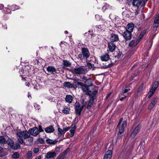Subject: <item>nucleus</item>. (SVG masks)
Instances as JSON below:
<instances>
[{"label": "nucleus", "mask_w": 159, "mask_h": 159, "mask_svg": "<svg viewBox=\"0 0 159 159\" xmlns=\"http://www.w3.org/2000/svg\"><path fill=\"white\" fill-rule=\"evenodd\" d=\"M148 0H134L132 2V4L134 7H138L140 6L144 7Z\"/></svg>", "instance_id": "423d86ee"}, {"label": "nucleus", "mask_w": 159, "mask_h": 159, "mask_svg": "<svg viewBox=\"0 0 159 159\" xmlns=\"http://www.w3.org/2000/svg\"><path fill=\"white\" fill-rule=\"evenodd\" d=\"M24 70H23L22 68L20 69L19 70V72L20 75H22L24 73Z\"/></svg>", "instance_id": "6e6d98bb"}, {"label": "nucleus", "mask_w": 159, "mask_h": 159, "mask_svg": "<svg viewBox=\"0 0 159 159\" xmlns=\"http://www.w3.org/2000/svg\"><path fill=\"white\" fill-rule=\"evenodd\" d=\"M66 152H63V153H62L61 155H59L58 157H57V158H56V159H61L62 158V156H63V154L65 153Z\"/></svg>", "instance_id": "052dcab7"}, {"label": "nucleus", "mask_w": 159, "mask_h": 159, "mask_svg": "<svg viewBox=\"0 0 159 159\" xmlns=\"http://www.w3.org/2000/svg\"><path fill=\"white\" fill-rule=\"evenodd\" d=\"M144 84H141L138 89H144L143 87Z\"/></svg>", "instance_id": "4d7b16f0"}, {"label": "nucleus", "mask_w": 159, "mask_h": 159, "mask_svg": "<svg viewBox=\"0 0 159 159\" xmlns=\"http://www.w3.org/2000/svg\"><path fill=\"white\" fill-rule=\"evenodd\" d=\"M112 152L111 150H108L105 153L104 159H111L112 157Z\"/></svg>", "instance_id": "a211bd4d"}, {"label": "nucleus", "mask_w": 159, "mask_h": 159, "mask_svg": "<svg viewBox=\"0 0 159 159\" xmlns=\"http://www.w3.org/2000/svg\"><path fill=\"white\" fill-rule=\"evenodd\" d=\"M85 83V84H84V85L85 86L83 88L84 89H88V87L92 85V80L90 78L88 79Z\"/></svg>", "instance_id": "dca6fc26"}, {"label": "nucleus", "mask_w": 159, "mask_h": 159, "mask_svg": "<svg viewBox=\"0 0 159 159\" xmlns=\"http://www.w3.org/2000/svg\"><path fill=\"white\" fill-rule=\"evenodd\" d=\"M143 36L142 35H141V34H140L139 36V41L143 37Z\"/></svg>", "instance_id": "338daca9"}, {"label": "nucleus", "mask_w": 159, "mask_h": 159, "mask_svg": "<svg viewBox=\"0 0 159 159\" xmlns=\"http://www.w3.org/2000/svg\"><path fill=\"white\" fill-rule=\"evenodd\" d=\"M75 114L76 115H80L84 107V106H80V103L76 102L75 104Z\"/></svg>", "instance_id": "0eeeda50"}, {"label": "nucleus", "mask_w": 159, "mask_h": 159, "mask_svg": "<svg viewBox=\"0 0 159 159\" xmlns=\"http://www.w3.org/2000/svg\"><path fill=\"white\" fill-rule=\"evenodd\" d=\"M95 17L97 20H100L101 19V16L98 15H95Z\"/></svg>", "instance_id": "09e8293b"}, {"label": "nucleus", "mask_w": 159, "mask_h": 159, "mask_svg": "<svg viewBox=\"0 0 159 159\" xmlns=\"http://www.w3.org/2000/svg\"><path fill=\"white\" fill-rule=\"evenodd\" d=\"M37 140L40 144H43L44 143V141L42 138H39L37 139Z\"/></svg>", "instance_id": "79ce46f5"}, {"label": "nucleus", "mask_w": 159, "mask_h": 159, "mask_svg": "<svg viewBox=\"0 0 159 159\" xmlns=\"http://www.w3.org/2000/svg\"><path fill=\"white\" fill-rule=\"evenodd\" d=\"M4 6L2 4H0V10H2L4 8Z\"/></svg>", "instance_id": "0e129e2a"}, {"label": "nucleus", "mask_w": 159, "mask_h": 159, "mask_svg": "<svg viewBox=\"0 0 159 159\" xmlns=\"http://www.w3.org/2000/svg\"><path fill=\"white\" fill-rule=\"evenodd\" d=\"M105 26L103 25H98L97 27V29L98 31H101L102 30L104 31L105 29Z\"/></svg>", "instance_id": "c756f323"}, {"label": "nucleus", "mask_w": 159, "mask_h": 159, "mask_svg": "<svg viewBox=\"0 0 159 159\" xmlns=\"http://www.w3.org/2000/svg\"><path fill=\"white\" fill-rule=\"evenodd\" d=\"M84 93L89 96L90 98L89 103L87 108L89 109L92 107L93 104L94 100L96 98V94L97 93V90H83Z\"/></svg>", "instance_id": "f257e3e1"}, {"label": "nucleus", "mask_w": 159, "mask_h": 159, "mask_svg": "<svg viewBox=\"0 0 159 159\" xmlns=\"http://www.w3.org/2000/svg\"><path fill=\"white\" fill-rule=\"evenodd\" d=\"M63 61L64 65L62 67L63 68H65V67H70L71 65V63L67 60H63Z\"/></svg>", "instance_id": "5701e85b"}, {"label": "nucleus", "mask_w": 159, "mask_h": 159, "mask_svg": "<svg viewBox=\"0 0 159 159\" xmlns=\"http://www.w3.org/2000/svg\"><path fill=\"white\" fill-rule=\"evenodd\" d=\"M16 134L17 142L20 144L24 143L23 138L24 139H28L30 136L28 131L27 130L17 132Z\"/></svg>", "instance_id": "f03ea898"}, {"label": "nucleus", "mask_w": 159, "mask_h": 159, "mask_svg": "<svg viewBox=\"0 0 159 159\" xmlns=\"http://www.w3.org/2000/svg\"><path fill=\"white\" fill-rule=\"evenodd\" d=\"M122 120V118L120 119L117 125V127L119 128V132L117 136L118 139H120L121 138L122 136V134L124 133V131L125 128L126 126L127 125L126 121L125 120L124 121L121 123Z\"/></svg>", "instance_id": "7ed1b4c3"}, {"label": "nucleus", "mask_w": 159, "mask_h": 159, "mask_svg": "<svg viewBox=\"0 0 159 159\" xmlns=\"http://www.w3.org/2000/svg\"><path fill=\"white\" fill-rule=\"evenodd\" d=\"M122 52H119L118 53V54L116 56V57H117V58H119L122 55Z\"/></svg>", "instance_id": "864d4df0"}, {"label": "nucleus", "mask_w": 159, "mask_h": 159, "mask_svg": "<svg viewBox=\"0 0 159 159\" xmlns=\"http://www.w3.org/2000/svg\"><path fill=\"white\" fill-rule=\"evenodd\" d=\"M65 43L66 42L64 41H61L60 44V46L61 47H64V46L65 45Z\"/></svg>", "instance_id": "603ef678"}, {"label": "nucleus", "mask_w": 159, "mask_h": 159, "mask_svg": "<svg viewBox=\"0 0 159 159\" xmlns=\"http://www.w3.org/2000/svg\"><path fill=\"white\" fill-rule=\"evenodd\" d=\"M90 60H86V61L87 63V66L90 69H92V70H95V67L93 64L89 62Z\"/></svg>", "instance_id": "a878e982"}, {"label": "nucleus", "mask_w": 159, "mask_h": 159, "mask_svg": "<svg viewBox=\"0 0 159 159\" xmlns=\"http://www.w3.org/2000/svg\"><path fill=\"white\" fill-rule=\"evenodd\" d=\"M58 134L61 135L64 134L65 133L63 129H62L60 128H58Z\"/></svg>", "instance_id": "72a5a7b5"}, {"label": "nucleus", "mask_w": 159, "mask_h": 159, "mask_svg": "<svg viewBox=\"0 0 159 159\" xmlns=\"http://www.w3.org/2000/svg\"><path fill=\"white\" fill-rule=\"evenodd\" d=\"M159 83L158 81H155L153 84L151 89H156Z\"/></svg>", "instance_id": "7c9ffc66"}, {"label": "nucleus", "mask_w": 159, "mask_h": 159, "mask_svg": "<svg viewBox=\"0 0 159 159\" xmlns=\"http://www.w3.org/2000/svg\"><path fill=\"white\" fill-rule=\"evenodd\" d=\"M134 28V25L133 23H129L128 24L125 28V30L132 33Z\"/></svg>", "instance_id": "2eb2a0df"}, {"label": "nucleus", "mask_w": 159, "mask_h": 159, "mask_svg": "<svg viewBox=\"0 0 159 159\" xmlns=\"http://www.w3.org/2000/svg\"><path fill=\"white\" fill-rule=\"evenodd\" d=\"M24 75H21L22 77V80L25 81H26L25 83V85L28 86H30V83L31 82V79L29 78L28 77L25 76L24 77H23V76H24Z\"/></svg>", "instance_id": "f3484780"}, {"label": "nucleus", "mask_w": 159, "mask_h": 159, "mask_svg": "<svg viewBox=\"0 0 159 159\" xmlns=\"http://www.w3.org/2000/svg\"><path fill=\"white\" fill-rule=\"evenodd\" d=\"M140 128L141 125L139 124L135 127L134 130L131 134L130 136L132 137H134L139 132Z\"/></svg>", "instance_id": "4468645a"}, {"label": "nucleus", "mask_w": 159, "mask_h": 159, "mask_svg": "<svg viewBox=\"0 0 159 159\" xmlns=\"http://www.w3.org/2000/svg\"><path fill=\"white\" fill-rule=\"evenodd\" d=\"M44 130L47 133H50L53 132L54 131V129L53 126L51 125L46 128Z\"/></svg>", "instance_id": "aec40b11"}, {"label": "nucleus", "mask_w": 159, "mask_h": 159, "mask_svg": "<svg viewBox=\"0 0 159 159\" xmlns=\"http://www.w3.org/2000/svg\"><path fill=\"white\" fill-rule=\"evenodd\" d=\"M109 7V5L108 4L106 3H105L104 6L102 7V10L103 11H105V10L108 8Z\"/></svg>", "instance_id": "f704fd0d"}, {"label": "nucleus", "mask_w": 159, "mask_h": 159, "mask_svg": "<svg viewBox=\"0 0 159 159\" xmlns=\"http://www.w3.org/2000/svg\"><path fill=\"white\" fill-rule=\"evenodd\" d=\"M113 63H111V64H109L107 65H104V66H103L102 67V68L103 69H107V68H110L111 67V66L113 65Z\"/></svg>", "instance_id": "4c0bfd02"}, {"label": "nucleus", "mask_w": 159, "mask_h": 159, "mask_svg": "<svg viewBox=\"0 0 159 159\" xmlns=\"http://www.w3.org/2000/svg\"><path fill=\"white\" fill-rule=\"evenodd\" d=\"M34 106L35 108L38 110H39L40 108V107L39 105L36 103L34 104Z\"/></svg>", "instance_id": "a18cd8bd"}, {"label": "nucleus", "mask_w": 159, "mask_h": 159, "mask_svg": "<svg viewBox=\"0 0 159 159\" xmlns=\"http://www.w3.org/2000/svg\"><path fill=\"white\" fill-rule=\"evenodd\" d=\"M90 55V53L88 49L85 48H82L81 53L78 55V58L81 60L85 59L88 60L87 59Z\"/></svg>", "instance_id": "20e7f679"}, {"label": "nucleus", "mask_w": 159, "mask_h": 159, "mask_svg": "<svg viewBox=\"0 0 159 159\" xmlns=\"http://www.w3.org/2000/svg\"><path fill=\"white\" fill-rule=\"evenodd\" d=\"M32 156V152L31 151H29L27 154V158L28 159L30 158Z\"/></svg>", "instance_id": "58836bf2"}, {"label": "nucleus", "mask_w": 159, "mask_h": 159, "mask_svg": "<svg viewBox=\"0 0 159 159\" xmlns=\"http://www.w3.org/2000/svg\"><path fill=\"white\" fill-rule=\"evenodd\" d=\"M122 35L126 41L130 40L132 37L131 33L128 32L127 30H125L124 32L122 33Z\"/></svg>", "instance_id": "6e6552de"}, {"label": "nucleus", "mask_w": 159, "mask_h": 159, "mask_svg": "<svg viewBox=\"0 0 159 159\" xmlns=\"http://www.w3.org/2000/svg\"><path fill=\"white\" fill-rule=\"evenodd\" d=\"M46 142L48 144H52L53 143L52 140L49 139H48L46 140Z\"/></svg>", "instance_id": "de8ad7c7"}, {"label": "nucleus", "mask_w": 159, "mask_h": 159, "mask_svg": "<svg viewBox=\"0 0 159 159\" xmlns=\"http://www.w3.org/2000/svg\"><path fill=\"white\" fill-rule=\"evenodd\" d=\"M82 106H84V107H85L87 104V102L85 101L84 99H83L82 100Z\"/></svg>", "instance_id": "3c124183"}, {"label": "nucleus", "mask_w": 159, "mask_h": 159, "mask_svg": "<svg viewBox=\"0 0 159 159\" xmlns=\"http://www.w3.org/2000/svg\"><path fill=\"white\" fill-rule=\"evenodd\" d=\"M29 138V139H28V141L29 142L31 143L33 141V138L32 137H30V138Z\"/></svg>", "instance_id": "680f3d73"}, {"label": "nucleus", "mask_w": 159, "mask_h": 159, "mask_svg": "<svg viewBox=\"0 0 159 159\" xmlns=\"http://www.w3.org/2000/svg\"><path fill=\"white\" fill-rule=\"evenodd\" d=\"M7 140L3 136H0V145H2L6 143Z\"/></svg>", "instance_id": "bb28decb"}, {"label": "nucleus", "mask_w": 159, "mask_h": 159, "mask_svg": "<svg viewBox=\"0 0 159 159\" xmlns=\"http://www.w3.org/2000/svg\"><path fill=\"white\" fill-rule=\"evenodd\" d=\"M139 41L135 40H132L129 43V47H133L136 46L139 43Z\"/></svg>", "instance_id": "6ab92c4d"}, {"label": "nucleus", "mask_w": 159, "mask_h": 159, "mask_svg": "<svg viewBox=\"0 0 159 159\" xmlns=\"http://www.w3.org/2000/svg\"><path fill=\"white\" fill-rule=\"evenodd\" d=\"M63 129V130H64L65 133V132L66 131H67L68 130H69L70 129V128L69 127H67L66 128H64Z\"/></svg>", "instance_id": "13d9d810"}, {"label": "nucleus", "mask_w": 159, "mask_h": 159, "mask_svg": "<svg viewBox=\"0 0 159 159\" xmlns=\"http://www.w3.org/2000/svg\"><path fill=\"white\" fill-rule=\"evenodd\" d=\"M20 145L19 144L16 143L15 144V147H13V148H12L14 149H17L20 148Z\"/></svg>", "instance_id": "37998d69"}, {"label": "nucleus", "mask_w": 159, "mask_h": 159, "mask_svg": "<svg viewBox=\"0 0 159 159\" xmlns=\"http://www.w3.org/2000/svg\"><path fill=\"white\" fill-rule=\"evenodd\" d=\"M19 157V154L18 152H15L12 155V157L14 159L18 158Z\"/></svg>", "instance_id": "ea45409f"}, {"label": "nucleus", "mask_w": 159, "mask_h": 159, "mask_svg": "<svg viewBox=\"0 0 159 159\" xmlns=\"http://www.w3.org/2000/svg\"><path fill=\"white\" fill-rule=\"evenodd\" d=\"M63 86L65 87L68 88H73L72 84H71L69 82H65L63 84Z\"/></svg>", "instance_id": "b1692460"}, {"label": "nucleus", "mask_w": 159, "mask_h": 159, "mask_svg": "<svg viewBox=\"0 0 159 159\" xmlns=\"http://www.w3.org/2000/svg\"><path fill=\"white\" fill-rule=\"evenodd\" d=\"M119 37L118 35L114 34H112L111 36V39L112 42L116 41L119 40Z\"/></svg>", "instance_id": "412c9836"}, {"label": "nucleus", "mask_w": 159, "mask_h": 159, "mask_svg": "<svg viewBox=\"0 0 159 159\" xmlns=\"http://www.w3.org/2000/svg\"><path fill=\"white\" fill-rule=\"evenodd\" d=\"M18 9V7L16 5H12L10 9L13 11H15L16 10H17Z\"/></svg>", "instance_id": "e433bc0d"}, {"label": "nucleus", "mask_w": 159, "mask_h": 159, "mask_svg": "<svg viewBox=\"0 0 159 159\" xmlns=\"http://www.w3.org/2000/svg\"><path fill=\"white\" fill-rule=\"evenodd\" d=\"M8 145H10L11 148H13V146H14V142L12 140L10 139L8 142Z\"/></svg>", "instance_id": "c9c22d12"}, {"label": "nucleus", "mask_w": 159, "mask_h": 159, "mask_svg": "<svg viewBox=\"0 0 159 159\" xmlns=\"http://www.w3.org/2000/svg\"><path fill=\"white\" fill-rule=\"evenodd\" d=\"M101 57V59L102 61H107L109 59V55L106 53L102 55Z\"/></svg>", "instance_id": "393cba45"}, {"label": "nucleus", "mask_w": 159, "mask_h": 159, "mask_svg": "<svg viewBox=\"0 0 159 159\" xmlns=\"http://www.w3.org/2000/svg\"><path fill=\"white\" fill-rule=\"evenodd\" d=\"M139 11L138 10H136V11L135 12V15H137L139 13Z\"/></svg>", "instance_id": "774afa93"}, {"label": "nucleus", "mask_w": 159, "mask_h": 159, "mask_svg": "<svg viewBox=\"0 0 159 159\" xmlns=\"http://www.w3.org/2000/svg\"><path fill=\"white\" fill-rule=\"evenodd\" d=\"M60 147L58 146L56 147L55 148V151H58L60 150Z\"/></svg>", "instance_id": "e2e57ef3"}, {"label": "nucleus", "mask_w": 159, "mask_h": 159, "mask_svg": "<svg viewBox=\"0 0 159 159\" xmlns=\"http://www.w3.org/2000/svg\"><path fill=\"white\" fill-rule=\"evenodd\" d=\"M159 15H157L155 16L154 19V23L152 25L153 28L155 29L156 30L157 28L159 26Z\"/></svg>", "instance_id": "9d476101"}, {"label": "nucleus", "mask_w": 159, "mask_h": 159, "mask_svg": "<svg viewBox=\"0 0 159 159\" xmlns=\"http://www.w3.org/2000/svg\"><path fill=\"white\" fill-rule=\"evenodd\" d=\"M108 45L109 51L111 52H113L116 47V44L113 42H108Z\"/></svg>", "instance_id": "f8f14e48"}, {"label": "nucleus", "mask_w": 159, "mask_h": 159, "mask_svg": "<svg viewBox=\"0 0 159 159\" xmlns=\"http://www.w3.org/2000/svg\"><path fill=\"white\" fill-rule=\"evenodd\" d=\"M84 69L82 67H78L73 69V74L76 75L81 74L83 73Z\"/></svg>", "instance_id": "9b49d317"}, {"label": "nucleus", "mask_w": 159, "mask_h": 159, "mask_svg": "<svg viewBox=\"0 0 159 159\" xmlns=\"http://www.w3.org/2000/svg\"><path fill=\"white\" fill-rule=\"evenodd\" d=\"M73 80L72 85L73 88L76 89L77 88H80L82 89H84L83 88L85 86L84 83L80 82V80L79 79L75 78Z\"/></svg>", "instance_id": "39448f33"}, {"label": "nucleus", "mask_w": 159, "mask_h": 159, "mask_svg": "<svg viewBox=\"0 0 159 159\" xmlns=\"http://www.w3.org/2000/svg\"><path fill=\"white\" fill-rule=\"evenodd\" d=\"M70 137H72L74 135L75 131L74 130V129H71L70 130Z\"/></svg>", "instance_id": "49530a36"}, {"label": "nucleus", "mask_w": 159, "mask_h": 159, "mask_svg": "<svg viewBox=\"0 0 159 159\" xmlns=\"http://www.w3.org/2000/svg\"><path fill=\"white\" fill-rule=\"evenodd\" d=\"M155 106L152 103H150L148 106V110H151Z\"/></svg>", "instance_id": "c03bdc74"}, {"label": "nucleus", "mask_w": 159, "mask_h": 159, "mask_svg": "<svg viewBox=\"0 0 159 159\" xmlns=\"http://www.w3.org/2000/svg\"><path fill=\"white\" fill-rule=\"evenodd\" d=\"M80 78L86 81L88 79H87V78L86 76H83L82 77H80Z\"/></svg>", "instance_id": "bf43d9fd"}, {"label": "nucleus", "mask_w": 159, "mask_h": 159, "mask_svg": "<svg viewBox=\"0 0 159 159\" xmlns=\"http://www.w3.org/2000/svg\"><path fill=\"white\" fill-rule=\"evenodd\" d=\"M147 32V30H143L142 32H141V33H140V34L141 35H142L143 36Z\"/></svg>", "instance_id": "5fc2aeb1"}, {"label": "nucleus", "mask_w": 159, "mask_h": 159, "mask_svg": "<svg viewBox=\"0 0 159 159\" xmlns=\"http://www.w3.org/2000/svg\"><path fill=\"white\" fill-rule=\"evenodd\" d=\"M111 92L109 93L106 96V99H107L110 96V95H111Z\"/></svg>", "instance_id": "69168bd1"}, {"label": "nucleus", "mask_w": 159, "mask_h": 159, "mask_svg": "<svg viewBox=\"0 0 159 159\" xmlns=\"http://www.w3.org/2000/svg\"><path fill=\"white\" fill-rule=\"evenodd\" d=\"M39 148H34L33 149V151L35 153H37L39 151Z\"/></svg>", "instance_id": "8fccbe9b"}, {"label": "nucleus", "mask_w": 159, "mask_h": 159, "mask_svg": "<svg viewBox=\"0 0 159 159\" xmlns=\"http://www.w3.org/2000/svg\"><path fill=\"white\" fill-rule=\"evenodd\" d=\"M65 100L66 102L70 103L72 101L73 97L70 95H67L65 98Z\"/></svg>", "instance_id": "cd10ccee"}, {"label": "nucleus", "mask_w": 159, "mask_h": 159, "mask_svg": "<svg viewBox=\"0 0 159 159\" xmlns=\"http://www.w3.org/2000/svg\"><path fill=\"white\" fill-rule=\"evenodd\" d=\"M157 97L152 98L151 100V103H152L154 105H155L157 101Z\"/></svg>", "instance_id": "a19ab883"}, {"label": "nucleus", "mask_w": 159, "mask_h": 159, "mask_svg": "<svg viewBox=\"0 0 159 159\" xmlns=\"http://www.w3.org/2000/svg\"><path fill=\"white\" fill-rule=\"evenodd\" d=\"M128 90H125L124 92L122 93L121 95V96H123L124 97H122L121 98H120V100L122 101H123L124 99L127 96L125 95H124V94L128 92Z\"/></svg>", "instance_id": "2f4dec72"}, {"label": "nucleus", "mask_w": 159, "mask_h": 159, "mask_svg": "<svg viewBox=\"0 0 159 159\" xmlns=\"http://www.w3.org/2000/svg\"><path fill=\"white\" fill-rule=\"evenodd\" d=\"M70 110V107L66 106L64 107L62 111L63 113L68 114L69 113Z\"/></svg>", "instance_id": "c85d7f7f"}, {"label": "nucleus", "mask_w": 159, "mask_h": 159, "mask_svg": "<svg viewBox=\"0 0 159 159\" xmlns=\"http://www.w3.org/2000/svg\"><path fill=\"white\" fill-rule=\"evenodd\" d=\"M30 134L34 136H36L39 133V129L37 127H34L30 129L29 130Z\"/></svg>", "instance_id": "1a4fd4ad"}, {"label": "nucleus", "mask_w": 159, "mask_h": 159, "mask_svg": "<svg viewBox=\"0 0 159 159\" xmlns=\"http://www.w3.org/2000/svg\"><path fill=\"white\" fill-rule=\"evenodd\" d=\"M47 70L48 72L51 74L56 71L55 68L53 66H48L47 68Z\"/></svg>", "instance_id": "4be33fe9"}, {"label": "nucleus", "mask_w": 159, "mask_h": 159, "mask_svg": "<svg viewBox=\"0 0 159 159\" xmlns=\"http://www.w3.org/2000/svg\"><path fill=\"white\" fill-rule=\"evenodd\" d=\"M155 92V90H150L148 94V97L149 98H150Z\"/></svg>", "instance_id": "473e14b6"}, {"label": "nucleus", "mask_w": 159, "mask_h": 159, "mask_svg": "<svg viewBox=\"0 0 159 159\" xmlns=\"http://www.w3.org/2000/svg\"><path fill=\"white\" fill-rule=\"evenodd\" d=\"M56 154L55 152H48L46 154L45 159H51L56 156Z\"/></svg>", "instance_id": "ddd939ff"}]
</instances>
